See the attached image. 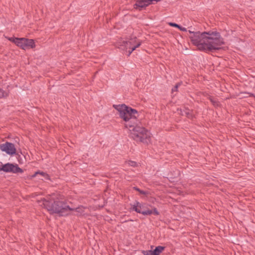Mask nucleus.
<instances>
[{
	"label": "nucleus",
	"mask_w": 255,
	"mask_h": 255,
	"mask_svg": "<svg viewBox=\"0 0 255 255\" xmlns=\"http://www.w3.org/2000/svg\"><path fill=\"white\" fill-rule=\"evenodd\" d=\"M178 28L182 31H187V29L185 27H182L180 25H179V27H178Z\"/></svg>",
	"instance_id": "obj_23"
},
{
	"label": "nucleus",
	"mask_w": 255,
	"mask_h": 255,
	"mask_svg": "<svg viewBox=\"0 0 255 255\" xmlns=\"http://www.w3.org/2000/svg\"><path fill=\"white\" fill-rule=\"evenodd\" d=\"M188 32L191 34V35H193L194 33H195V31H193L192 30H189Z\"/></svg>",
	"instance_id": "obj_24"
},
{
	"label": "nucleus",
	"mask_w": 255,
	"mask_h": 255,
	"mask_svg": "<svg viewBox=\"0 0 255 255\" xmlns=\"http://www.w3.org/2000/svg\"><path fill=\"white\" fill-rule=\"evenodd\" d=\"M116 46L123 50L127 51L128 47V42L127 41L120 40L117 42Z\"/></svg>",
	"instance_id": "obj_11"
},
{
	"label": "nucleus",
	"mask_w": 255,
	"mask_h": 255,
	"mask_svg": "<svg viewBox=\"0 0 255 255\" xmlns=\"http://www.w3.org/2000/svg\"><path fill=\"white\" fill-rule=\"evenodd\" d=\"M209 100L214 106H218L219 105V101L214 98L210 97Z\"/></svg>",
	"instance_id": "obj_16"
},
{
	"label": "nucleus",
	"mask_w": 255,
	"mask_h": 255,
	"mask_svg": "<svg viewBox=\"0 0 255 255\" xmlns=\"http://www.w3.org/2000/svg\"><path fill=\"white\" fill-rule=\"evenodd\" d=\"M38 174H40L41 175V176H42L45 179H46V180H49L50 179V177L49 176V175L48 174H47L45 172H40V171H37V172H36L32 176V177H35Z\"/></svg>",
	"instance_id": "obj_13"
},
{
	"label": "nucleus",
	"mask_w": 255,
	"mask_h": 255,
	"mask_svg": "<svg viewBox=\"0 0 255 255\" xmlns=\"http://www.w3.org/2000/svg\"><path fill=\"white\" fill-rule=\"evenodd\" d=\"M181 85L180 83H177L175 86L172 89V92H176L178 90V87Z\"/></svg>",
	"instance_id": "obj_18"
},
{
	"label": "nucleus",
	"mask_w": 255,
	"mask_h": 255,
	"mask_svg": "<svg viewBox=\"0 0 255 255\" xmlns=\"http://www.w3.org/2000/svg\"><path fill=\"white\" fill-rule=\"evenodd\" d=\"M189 38L192 43L200 51L213 52L221 49V46L224 44L223 38L217 31H195L193 35L189 36Z\"/></svg>",
	"instance_id": "obj_1"
},
{
	"label": "nucleus",
	"mask_w": 255,
	"mask_h": 255,
	"mask_svg": "<svg viewBox=\"0 0 255 255\" xmlns=\"http://www.w3.org/2000/svg\"><path fill=\"white\" fill-rule=\"evenodd\" d=\"M0 171L13 173H22L23 172V170L19 167L17 164L14 165L10 163H7L2 164V166H0Z\"/></svg>",
	"instance_id": "obj_7"
},
{
	"label": "nucleus",
	"mask_w": 255,
	"mask_h": 255,
	"mask_svg": "<svg viewBox=\"0 0 255 255\" xmlns=\"http://www.w3.org/2000/svg\"><path fill=\"white\" fill-rule=\"evenodd\" d=\"M182 115H185L189 119H192L193 118V115L192 113V111L189 109H185L182 112Z\"/></svg>",
	"instance_id": "obj_12"
},
{
	"label": "nucleus",
	"mask_w": 255,
	"mask_h": 255,
	"mask_svg": "<svg viewBox=\"0 0 255 255\" xmlns=\"http://www.w3.org/2000/svg\"><path fill=\"white\" fill-rule=\"evenodd\" d=\"M141 45V42L139 41H137L136 43L133 45L132 46V47L130 48V49L128 51V56H129L131 53L137 47H139Z\"/></svg>",
	"instance_id": "obj_14"
},
{
	"label": "nucleus",
	"mask_w": 255,
	"mask_h": 255,
	"mask_svg": "<svg viewBox=\"0 0 255 255\" xmlns=\"http://www.w3.org/2000/svg\"><path fill=\"white\" fill-rule=\"evenodd\" d=\"M150 4H151V0H137L133 7L135 9L141 10Z\"/></svg>",
	"instance_id": "obj_9"
},
{
	"label": "nucleus",
	"mask_w": 255,
	"mask_h": 255,
	"mask_svg": "<svg viewBox=\"0 0 255 255\" xmlns=\"http://www.w3.org/2000/svg\"><path fill=\"white\" fill-rule=\"evenodd\" d=\"M0 149L6 152L7 154L13 155L16 154V147L15 145L11 142L6 141L0 144Z\"/></svg>",
	"instance_id": "obj_8"
},
{
	"label": "nucleus",
	"mask_w": 255,
	"mask_h": 255,
	"mask_svg": "<svg viewBox=\"0 0 255 255\" xmlns=\"http://www.w3.org/2000/svg\"><path fill=\"white\" fill-rule=\"evenodd\" d=\"M137 41V39L136 37L130 38V40L128 41V42L129 49H130V48L132 47V46H133L136 43Z\"/></svg>",
	"instance_id": "obj_15"
},
{
	"label": "nucleus",
	"mask_w": 255,
	"mask_h": 255,
	"mask_svg": "<svg viewBox=\"0 0 255 255\" xmlns=\"http://www.w3.org/2000/svg\"><path fill=\"white\" fill-rule=\"evenodd\" d=\"M15 44L23 50L33 48L35 47V42L33 39L26 38H18L16 39Z\"/></svg>",
	"instance_id": "obj_6"
},
{
	"label": "nucleus",
	"mask_w": 255,
	"mask_h": 255,
	"mask_svg": "<svg viewBox=\"0 0 255 255\" xmlns=\"http://www.w3.org/2000/svg\"><path fill=\"white\" fill-rule=\"evenodd\" d=\"M5 96V92L0 89V98L4 97Z\"/></svg>",
	"instance_id": "obj_22"
},
{
	"label": "nucleus",
	"mask_w": 255,
	"mask_h": 255,
	"mask_svg": "<svg viewBox=\"0 0 255 255\" xmlns=\"http://www.w3.org/2000/svg\"><path fill=\"white\" fill-rule=\"evenodd\" d=\"M131 137L136 142L148 144L150 141L149 132L142 127L137 125L130 129Z\"/></svg>",
	"instance_id": "obj_4"
},
{
	"label": "nucleus",
	"mask_w": 255,
	"mask_h": 255,
	"mask_svg": "<svg viewBox=\"0 0 255 255\" xmlns=\"http://www.w3.org/2000/svg\"><path fill=\"white\" fill-rule=\"evenodd\" d=\"M148 206L149 205L147 203L135 201L131 205L130 210L144 216L151 215V214L156 216L159 215V212L156 208L154 207L152 209H150Z\"/></svg>",
	"instance_id": "obj_5"
},
{
	"label": "nucleus",
	"mask_w": 255,
	"mask_h": 255,
	"mask_svg": "<svg viewBox=\"0 0 255 255\" xmlns=\"http://www.w3.org/2000/svg\"><path fill=\"white\" fill-rule=\"evenodd\" d=\"M8 40L16 44V39H18V38L16 37H7V38Z\"/></svg>",
	"instance_id": "obj_20"
},
{
	"label": "nucleus",
	"mask_w": 255,
	"mask_h": 255,
	"mask_svg": "<svg viewBox=\"0 0 255 255\" xmlns=\"http://www.w3.org/2000/svg\"><path fill=\"white\" fill-rule=\"evenodd\" d=\"M126 162L129 166H132V167H137V165H138L137 162H136L135 161H131V160L127 161H126Z\"/></svg>",
	"instance_id": "obj_17"
},
{
	"label": "nucleus",
	"mask_w": 255,
	"mask_h": 255,
	"mask_svg": "<svg viewBox=\"0 0 255 255\" xmlns=\"http://www.w3.org/2000/svg\"><path fill=\"white\" fill-rule=\"evenodd\" d=\"M43 205L51 214H57L60 216H67L70 211L74 210L79 212L80 209L79 208H71L65 199L55 195L46 197L43 200Z\"/></svg>",
	"instance_id": "obj_2"
},
{
	"label": "nucleus",
	"mask_w": 255,
	"mask_h": 255,
	"mask_svg": "<svg viewBox=\"0 0 255 255\" xmlns=\"http://www.w3.org/2000/svg\"><path fill=\"white\" fill-rule=\"evenodd\" d=\"M113 107L119 113L120 117L125 122V127L130 130L137 125L138 112L135 109L125 104L114 105Z\"/></svg>",
	"instance_id": "obj_3"
},
{
	"label": "nucleus",
	"mask_w": 255,
	"mask_h": 255,
	"mask_svg": "<svg viewBox=\"0 0 255 255\" xmlns=\"http://www.w3.org/2000/svg\"><path fill=\"white\" fill-rule=\"evenodd\" d=\"M151 0V3H154L153 2L155 1V2H157L158 1H160L161 0Z\"/></svg>",
	"instance_id": "obj_25"
},
{
	"label": "nucleus",
	"mask_w": 255,
	"mask_h": 255,
	"mask_svg": "<svg viewBox=\"0 0 255 255\" xmlns=\"http://www.w3.org/2000/svg\"><path fill=\"white\" fill-rule=\"evenodd\" d=\"M165 249L164 247L157 246L153 251L152 250H146L142 251L141 253L144 255H159Z\"/></svg>",
	"instance_id": "obj_10"
},
{
	"label": "nucleus",
	"mask_w": 255,
	"mask_h": 255,
	"mask_svg": "<svg viewBox=\"0 0 255 255\" xmlns=\"http://www.w3.org/2000/svg\"><path fill=\"white\" fill-rule=\"evenodd\" d=\"M250 97H255V95L254 94H250Z\"/></svg>",
	"instance_id": "obj_26"
},
{
	"label": "nucleus",
	"mask_w": 255,
	"mask_h": 255,
	"mask_svg": "<svg viewBox=\"0 0 255 255\" xmlns=\"http://www.w3.org/2000/svg\"><path fill=\"white\" fill-rule=\"evenodd\" d=\"M133 188L134 189V190H135L136 191H138L139 192L140 194H142V195H146V192L144 191H143V190H140V189H139L138 188H137V187H134Z\"/></svg>",
	"instance_id": "obj_19"
},
{
	"label": "nucleus",
	"mask_w": 255,
	"mask_h": 255,
	"mask_svg": "<svg viewBox=\"0 0 255 255\" xmlns=\"http://www.w3.org/2000/svg\"><path fill=\"white\" fill-rule=\"evenodd\" d=\"M169 25L172 27H176V28L179 27V25H178L175 23L169 22Z\"/></svg>",
	"instance_id": "obj_21"
}]
</instances>
